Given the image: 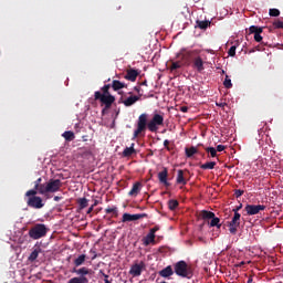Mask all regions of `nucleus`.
Here are the masks:
<instances>
[{
	"mask_svg": "<svg viewBox=\"0 0 283 283\" xmlns=\"http://www.w3.org/2000/svg\"><path fill=\"white\" fill-rule=\"evenodd\" d=\"M99 273L103 275L104 280H109V275L105 274L103 271H99Z\"/></svg>",
	"mask_w": 283,
	"mask_h": 283,
	"instance_id": "obj_53",
	"label": "nucleus"
},
{
	"mask_svg": "<svg viewBox=\"0 0 283 283\" xmlns=\"http://www.w3.org/2000/svg\"><path fill=\"white\" fill-rule=\"evenodd\" d=\"M187 174H189V170L179 169L177 171V179H176L177 185H187V179H186Z\"/></svg>",
	"mask_w": 283,
	"mask_h": 283,
	"instance_id": "obj_16",
	"label": "nucleus"
},
{
	"mask_svg": "<svg viewBox=\"0 0 283 283\" xmlns=\"http://www.w3.org/2000/svg\"><path fill=\"white\" fill-rule=\"evenodd\" d=\"M224 149H227V147L224 145H218L217 146V151H224Z\"/></svg>",
	"mask_w": 283,
	"mask_h": 283,
	"instance_id": "obj_47",
	"label": "nucleus"
},
{
	"mask_svg": "<svg viewBox=\"0 0 283 283\" xmlns=\"http://www.w3.org/2000/svg\"><path fill=\"white\" fill-rule=\"evenodd\" d=\"M249 31L250 34H254V41H256V43H262V32L264 31V28L251 25Z\"/></svg>",
	"mask_w": 283,
	"mask_h": 283,
	"instance_id": "obj_14",
	"label": "nucleus"
},
{
	"mask_svg": "<svg viewBox=\"0 0 283 283\" xmlns=\"http://www.w3.org/2000/svg\"><path fill=\"white\" fill-rule=\"evenodd\" d=\"M112 87H113L114 92H118L119 90H124V87H127V84H125L124 82H120L118 80H114L112 83Z\"/></svg>",
	"mask_w": 283,
	"mask_h": 283,
	"instance_id": "obj_27",
	"label": "nucleus"
},
{
	"mask_svg": "<svg viewBox=\"0 0 283 283\" xmlns=\"http://www.w3.org/2000/svg\"><path fill=\"white\" fill-rule=\"evenodd\" d=\"M36 193H40L41 196H45V193H49V190H48V182H46V184H40L38 188L28 190V191L25 192V196H27V197L36 196Z\"/></svg>",
	"mask_w": 283,
	"mask_h": 283,
	"instance_id": "obj_13",
	"label": "nucleus"
},
{
	"mask_svg": "<svg viewBox=\"0 0 283 283\" xmlns=\"http://www.w3.org/2000/svg\"><path fill=\"white\" fill-rule=\"evenodd\" d=\"M92 211H94V207H93V206H91V207L87 209L86 213L90 214V213H92Z\"/></svg>",
	"mask_w": 283,
	"mask_h": 283,
	"instance_id": "obj_55",
	"label": "nucleus"
},
{
	"mask_svg": "<svg viewBox=\"0 0 283 283\" xmlns=\"http://www.w3.org/2000/svg\"><path fill=\"white\" fill-rule=\"evenodd\" d=\"M42 178H38L35 181H34V189H39V186L42 185Z\"/></svg>",
	"mask_w": 283,
	"mask_h": 283,
	"instance_id": "obj_46",
	"label": "nucleus"
},
{
	"mask_svg": "<svg viewBox=\"0 0 283 283\" xmlns=\"http://www.w3.org/2000/svg\"><path fill=\"white\" fill-rule=\"evenodd\" d=\"M157 231H160V227L159 226H155L154 228H151L149 230V233L153 234V235H156Z\"/></svg>",
	"mask_w": 283,
	"mask_h": 283,
	"instance_id": "obj_44",
	"label": "nucleus"
},
{
	"mask_svg": "<svg viewBox=\"0 0 283 283\" xmlns=\"http://www.w3.org/2000/svg\"><path fill=\"white\" fill-rule=\"evenodd\" d=\"M200 169H216V161H208L200 166Z\"/></svg>",
	"mask_w": 283,
	"mask_h": 283,
	"instance_id": "obj_35",
	"label": "nucleus"
},
{
	"mask_svg": "<svg viewBox=\"0 0 283 283\" xmlns=\"http://www.w3.org/2000/svg\"><path fill=\"white\" fill-rule=\"evenodd\" d=\"M180 112H182L184 114H187L189 112V107L187 106H181L180 107Z\"/></svg>",
	"mask_w": 283,
	"mask_h": 283,
	"instance_id": "obj_48",
	"label": "nucleus"
},
{
	"mask_svg": "<svg viewBox=\"0 0 283 283\" xmlns=\"http://www.w3.org/2000/svg\"><path fill=\"white\" fill-rule=\"evenodd\" d=\"M61 187H63L61 179H50L49 182H46V191H49V193L61 191Z\"/></svg>",
	"mask_w": 283,
	"mask_h": 283,
	"instance_id": "obj_10",
	"label": "nucleus"
},
{
	"mask_svg": "<svg viewBox=\"0 0 283 283\" xmlns=\"http://www.w3.org/2000/svg\"><path fill=\"white\" fill-rule=\"evenodd\" d=\"M29 235L32 240H40V238H45L48 235V228L43 223H38L29 230Z\"/></svg>",
	"mask_w": 283,
	"mask_h": 283,
	"instance_id": "obj_3",
	"label": "nucleus"
},
{
	"mask_svg": "<svg viewBox=\"0 0 283 283\" xmlns=\"http://www.w3.org/2000/svg\"><path fill=\"white\" fill-rule=\"evenodd\" d=\"M147 114L143 113L142 115H139L138 119H137V128L134 130L133 134V140H135V138H138L140 136V134L147 132Z\"/></svg>",
	"mask_w": 283,
	"mask_h": 283,
	"instance_id": "obj_2",
	"label": "nucleus"
},
{
	"mask_svg": "<svg viewBox=\"0 0 283 283\" xmlns=\"http://www.w3.org/2000/svg\"><path fill=\"white\" fill-rule=\"evenodd\" d=\"M266 209V206L264 205H247L244 208V211L248 216H258L260 211H264Z\"/></svg>",
	"mask_w": 283,
	"mask_h": 283,
	"instance_id": "obj_12",
	"label": "nucleus"
},
{
	"mask_svg": "<svg viewBox=\"0 0 283 283\" xmlns=\"http://www.w3.org/2000/svg\"><path fill=\"white\" fill-rule=\"evenodd\" d=\"M98 205H101V201H98V200H94V203L92 205L93 207H98Z\"/></svg>",
	"mask_w": 283,
	"mask_h": 283,
	"instance_id": "obj_54",
	"label": "nucleus"
},
{
	"mask_svg": "<svg viewBox=\"0 0 283 283\" xmlns=\"http://www.w3.org/2000/svg\"><path fill=\"white\" fill-rule=\"evenodd\" d=\"M27 205L32 209H43V207H45V203H43V199L36 195L30 196Z\"/></svg>",
	"mask_w": 283,
	"mask_h": 283,
	"instance_id": "obj_8",
	"label": "nucleus"
},
{
	"mask_svg": "<svg viewBox=\"0 0 283 283\" xmlns=\"http://www.w3.org/2000/svg\"><path fill=\"white\" fill-rule=\"evenodd\" d=\"M105 213H113L115 218H118V208L113 207V208H106Z\"/></svg>",
	"mask_w": 283,
	"mask_h": 283,
	"instance_id": "obj_36",
	"label": "nucleus"
},
{
	"mask_svg": "<svg viewBox=\"0 0 283 283\" xmlns=\"http://www.w3.org/2000/svg\"><path fill=\"white\" fill-rule=\"evenodd\" d=\"M209 25H211L210 21H200L197 20V28H199L200 30H207L209 28Z\"/></svg>",
	"mask_w": 283,
	"mask_h": 283,
	"instance_id": "obj_30",
	"label": "nucleus"
},
{
	"mask_svg": "<svg viewBox=\"0 0 283 283\" xmlns=\"http://www.w3.org/2000/svg\"><path fill=\"white\" fill-rule=\"evenodd\" d=\"M138 70L136 69H128L126 71V75L124 76V78H126V81H130L132 83H134L136 81V78H138Z\"/></svg>",
	"mask_w": 283,
	"mask_h": 283,
	"instance_id": "obj_17",
	"label": "nucleus"
},
{
	"mask_svg": "<svg viewBox=\"0 0 283 283\" xmlns=\"http://www.w3.org/2000/svg\"><path fill=\"white\" fill-rule=\"evenodd\" d=\"M175 273L176 275H179V277H189V265H187V262H177L175 264Z\"/></svg>",
	"mask_w": 283,
	"mask_h": 283,
	"instance_id": "obj_7",
	"label": "nucleus"
},
{
	"mask_svg": "<svg viewBox=\"0 0 283 283\" xmlns=\"http://www.w3.org/2000/svg\"><path fill=\"white\" fill-rule=\"evenodd\" d=\"M135 144H132L130 147H126L123 150V157L124 158H129V156H134L136 154V148H134Z\"/></svg>",
	"mask_w": 283,
	"mask_h": 283,
	"instance_id": "obj_26",
	"label": "nucleus"
},
{
	"mask_svg": "<svg viewBox=\"0 0 283 283\" xmlns=\"http://www.w3.org/2000/svg\"><path fill=\"white\" fill-rule=\"evenodd\" d=\"M71 273H75V277H77L78 280H84V282L90 283V279H87V275H92V273H94V271H92V269L83 266V268H73Z\"/></svg>",
	"mask_w": 283,
	"mask_h": 283,
	"instance_id": "obj_6",
	"label": "nucleus"
},
{
	"mask_svg": "<svg viewBox=\"0 0 283 283\" xmlns=\"http://www.w3.org/2000/svg\"><path fill=\"white\" fill-rule=\"evenodd\" d=\"M235 45H232L228 51L229 56H235Z\"/></svg>",
	"mask_w": 283,
	"mask_h": 283,
	"instance_id": "obj_43",
	"label": "nucleus"
},
{
	"mask_svg": "<svg viewBox=\"0 0 283 283\" xmlns=\"http://www.w3.org/2000/svg\"><path fill=\"white\" fill-rule=\"evenodd\" d=\"M240 209H242V203H240L237 208H234L232 211L233 213H239L238 211H240Z\"/></svg>",
	"mask_w": 283,
	"mask_h": 283,
	"instance_id": "obj_49",
	"label": "nucleus"
},
{
	"mask_svg": "<svg viewBox=\"0 0 283 283\" xmlns=\"http://www.w3.org/2000/svg\"><path fill=\"white\" fill-rule=\"evenodd\" d=\"M63 138L67 142V143H72V140H74L76 138V136L74 135V132L72 130H66L62 134Z\"/></svg>",
	"mask_w": 283,
	"mask_h": 283,
	"instance_id": "obj_28",
	"label": "nucleus"
},
{
	"mask_svg": "<svg viewBox=\"0 0 283 283\" xmlns=\"http://www.w3.org/2000/svg\"><path fill=\"white\" fill-rule=\"evenodd\" d=\"M235 198H240L241 196H244V190L237 189L234 190Z\"/></svg>",
	"mask_w": 283,
	"mask_h": 283,
	"instance_id": "obj_45",
	"label": "nucleus"
},
{
	"mask_svg": "<svg viewBox=\"0 0 283 283\" xmlns=\"http://www.w3.org/2000/svg\"><path fill=\"white\" fill-rule=\"evenodd\" d=\"M85 260H87V255L85 254H81L78 258H76L74 261H73V264H74V269H78V266H83V264H85Z\"/></svg>",
	"mask_w": 283,
	"mask_h": 283,
	"instance_id": "obj_25",
	"label": "nucleus"
},
{
	"mask_svg": "<svg viewBox=\"0 0 283 283\" xmlns=\"http://www.w3.org/2000/svg\"><path fill=\"white\" fill-rule=\"evenodd\" d=\"M143 218H147V213H137V214L124 213L122 218V222H136V220H140Z\"/></svg>",
	"mask_w": 283,
	"mask_h": 283,
	"instance_id": "obj_15",
	"label": "nucleus"
},
{
	"mask_svg": "<svg viewBox=\"0 0 283 283\" xmlns=\"http://www.w3.org/2000/svg\"><path fill=\"white\" fill-rule=\"evenodd\" d=\"M273 25H274V28H276L277 30H283V21H280V20L274 21V22H273Z\"/></svg>",
	"mask_w": 283,
	"mask_h": 283,
	"instance_id": "obj_42",
	"label": "nucleus"
},
{
	"mask_svg": "<svg viewBox=\"0 0 283 283\" xmlns=\"http://www.w3.org/2000/svg\"><path fill=\"white\" fill-rule=\"evenodd\" d=\"M179 205L180 203L176 199H170L168 201V208L170 209V211H176V209H178Z\"/></svg>",
	"mask_w": 283,
	"mask_h": 283,
	"instance_id": "obj_31",
	"label": "nucleus"
},
{
	"mask_svg": "<svg viewBox=\"0 0 283 283\" xmlns=\"http://www.w3.org/2000/svg\"><path fill=\"white\" fill-rule=\"evenodd\" d=\"M164 147L169 150V139L164 142Z\"/></svg>",
	"mask_w": 283,
	"mask_h": 283,
	"instance_id": "obj_51",
	"label": "nucleus"
},
{
	"mask_svg": "<svg viewBox=\"0 0 283 283\" xmlns=\"http://www.w3.org/2000/svg\"><path fill=\"white\" fill-rule=\"evenodd\" d=\"M135 92H137L139 94L140 93V87L135 86Z\"/></svg>",
	"mask_w": 283,
	"mask_h": 283,
	"instance_id": "obj_57",
	"label": "nucleus"
},
{
	"mask_svg": "<svg viewBox=\"0 0 283 283\" xmlns=\"http://www.w3.org/2000/svg\"><path fill=\"white\" fill-rule=\"evenodd\" d=\"M165 125V117L158 113L153 115L151 120L147 125V129H149L153 134L158 132V127Z\"/></svg>",
	"mask_w": 283,
	"mask_h": 283,
	"instance_id": "obj_4",
	"label": "nucleus"
},
{
	"mask_svg": "<svg viewBox=\"0 0 283 283\" xmlns=\"http://www.w3.org/2000/svg\"><path fill=\"white\" fill-rule=\"evenodd\" d=\"M94 96L95 101H101V103L105 105L106 109H109L114 101H116V97H114L112 94L103 95L101 91L95 92Z\"/></svg>",
	"mask_w": 283,
	"mask_h": 283,
	"instance_id": "obj_5",
	"label": "nucleus"
},
{
	"mask_svg": "<svg viewBox=\"0 0 283 283\" xmlns=\"http://www.w3.org/2000/svg\"><path fill=\"white\" fill-rule=\"evenodd\" d=\"M210 220H211L209 223L210 227H218V229H220V227H222V224H220V218L216 217V214Z\"/></svg>",
	"mask_w": 283,
	"mask_h": 283,
	"instance_id": "obj_33",
	"label": "nucleus"
},
{
	"mask_svg": "<svg viewBox=\"0 0 283 283\" xmlns=\"http://www.w3.org/2000/svg\"><path fill=\"white\" fill-rule=\"evenodd\" d=\"M195 154H198V148L191 146L190 148H186L187 158H191Z\"/></svg>",
	"mask_w": 283,
	"mask_h": 283,
	"instance_id": "obj_34",
	"label": "nucleus"
},
{
	"mask_svg": "<svg viewBox=\"0 0 283 283\" xmlns=\"http://www.w3.org/2000/svg\"><path fill=\"white\" fill-rule=\"evenodd\" d=\"M77 205H78V209L81 210L87 209L90 201L87 200V198H80L77 199Z\"/></svg>",
	"mask_w": 283,
	"mask_h": 283,
	"instance_id": "obj_29",
	"label": "nucleus"
},
{
	"mask_svg": "<svg viewBox=\"0 0 283 283\" xmlns=\"http://www.w3.org/2000/svg\"><path fill=\"white\" fill-rule=\"evenodd\" d=\"M143 189V184L140 181H136L130 191L128 192V196H133L134 198H136V196H138L140 193V190Z\"/></svg>",
	"mask_w": 283,
	"mask_h": 283,
	"instance_id": "obj_19",
	"label": "nucleus"
},
{
	"mask_svg": "<svg viewBox=\"0 0 283 283\" xmlns=\"http://www.w3.org/2000/svg\"><path fill=\"white\" fill-rule=\"evenodd\" d=\"M206 151H207L208 154H210V156H211L212 158H216V157L218 156V150H217L216 148H213V147H208V148H206Z\"/></svg>",
	"mask_w": 283,
	"mask_h": 283,
	"instance_id": "obj_37",
	"label": "nucleus"
},
{
	"mask_svg": "<svg viewBox=\"0 0 283 283\" xmlns=\"http://www.w3.org/2000/svg\"><path fill=\"white\" fill-rule=\"evenodd\" d=\"M154 242H156V234H151L150 232L143 239L144 247H149V244H154Z\"/></svg>",
	"mask_w": 283,
	"mask_h": 283,
	"instance_id": "obj_23",
	"label": "nucleus"
},
{
	"mask_svg": "<svg viewBox=\"0 0 283 283\" xmlns=\"http://www.w3.org/2000/svg\"><path fill=\"white\" fill-rule=\"evenodd\" d=\"M180 56L185 64L191 65L192 61L193 70H197L199 73L205 72V60L200 56L199 50L181 49L179 53H177V59H180Z\"/></svg>",
	"mask_w": 283,
	"mask_h": 283,
	"instance_id": "obj_1",
	"label": "nucleus"
},
{
	"mask_svg": "<svg viewBox=\"0 0 283 283\" xmlns=\"http://www.w3.org/2000/svg\"><path fill=\"white\" fill-rule=\"evenodd\" d=\"M159 275L160 277H171V275H174V269L171 268V265H168L159 271Z\"/></svg>",
	"mask_w": 283,
	"mask_h": 283,
	"instance_id": "obj_24",
	"label": "nucleus"
},
{
	"mask_svg": "<svg viewBox=\"0 0 283 283\" xmlns=\"http://www.w3.org/2000/svg\"><path fill=\"white\" fill-rule=\"evenodd\" d=\"M223 85L227 90H231V87H233V84L231 83V78H229V75H226V80L223 82Z\"/></svg>",
	"mask_w": 283,
	"mask_h": 283,
	"instance_id": "obj_38",
	"label": "nucleus"
},
{
	"mask_svg": "<svg viewBox=\"0 0 283 283\" xmlns=\"http://www.w3.org/2000/svg\"><path fill=\"white\" fill-rule=\"evenodd\" d=\"M111 87H112L111 84L104 85V86L102 87V95H108V94H111V93H109V88H111Z\"/></svg>",
	"mask_w": 283,
	"mask_h": 283,
	"instance_id": "obj_39",
	"label": "nucleus"
},
{
	"mask_svg": "<svg viewBox=\"0 0 283 283\" xmlns=\"http://www.w3.org/2000/svg\"><path fill=\"white\" fill-rule=\"evenodd\" d=\"M138 101H140V96L130 95L126 99L122 101V103H123V105H125V107H132V105H136V103H138Z\"/></svg>",
	"mask_w": 283,
	"mask_h": 283,
	"instance_id": "obj_18",
	"label": "nucleus"
},
{
	"mask_svg": "<svg viewBox=\"0 0 283 283\" xmlns=\"http://www.w3.org/2000/svg\"><path fill=\"white\" fill-rule=\"evenodd\" d=\"M92 260H96V254H94V256L92 258Z\"/></svg>",
	"mask_w": 283,
	"mask_h": 283,
	"instance_id": "obj_58",
	"label": "nucleus"
},
{
	"mask_svg": "<svg viewBox=\"0 0 283 283\" xmlns=\"http://www.w3.org/2000/svg\"><path fill=\"white\" fill-rule=\"evenodd\" d=\"M269 14H270V17H280V10L279 9H270Z\"/></svg>",
	"mask_w": 283,
	"mask_h": 283,
	"instance_id": "obj_41",
	"label": "nucleus"
},
{
	"mask_svg": "<svg viewBox=\"0 0 283 283\" xmlns=\"http://www.w3.org/2000/svg\"><path fill=\"white\" fill-rule=\"evenodd\" d=\"M240 218H242V214L240 212L234 213L232 220L229 222V231L232 235H235L238 233V227H240Z\"/></svg>",
	"mask_w": 283,
	"mask_h": 283,
	"instance_id": "obj_11",
	"label": "nucleus"
},
{
	"mask_svg": "<svg viewBox=\"0 0 283 283\" xmlns=\"http://www.w3.org/2000/svg\"><path fill=\"white\" fill-rule=\"evenodd\" d=\"M199 218H201V220H205L206 222H208L209 220H211V218H214V213L209 210H201L199 212Z\"/></svg>",
	"mask_w": 283,
	"mask_h": 283,
	"instance_id": "obj_21",
	"label": "nucleus"
},
{
	"mask_svg": "<svg viewBox=\"0 0 283 283\" xmlns=\"http://www.w3.org/2000/svg\"><path fill=\"white\" fill-rule=\"evenodd\" d=\"M143 85H147V82H144Z\"/></svg>",
	"mask_w": 283,
	"mask_h": 283,
	"instance_id": "obj_59",
	"label": "nucleus"
},
{
	"mask_svg": "<svg viewBox=\"0 0 283 283\" xmlns=\"http://www.w3.org/2000/svg\"><path fill=\"white\" fill-rule=\"evenodd\" d=\"M179 61H171V65H170V72H176V70H180V67H182V65H187L185 64V61L182 60V56H179Z\"/></svg>",
	"mask_w": 283,
	"mask_h": 283,
	"instance_id": "obj_22",
	"label": "nucleus"
},
{
	"mask_svg": "<svg viewBox=\"0 0 283 283\" xmlns=\"http://www.w3.org/2000/svg\"><path fill=\"white\" fill-rule=\"evenodd\" d=\"M169 176V171L167 168H164V171L158 172V179L161 185H165V187H169V181H167V178Z\"/></svg>",
	"mask_w": 283,
	"mask_h": 283,
	"instance_id": "obj_20",
	"label": "nucleus"
},
{
	"mask_svg": "<svg viewBox=\"0 0 283 283\" xmlns=\"http://www.w3.org/2000/svg\"><path fill=\"white\" fill-rule=\"evenodd\" d=\"M216 105H217V107H227V103H224V102L217 103Z\"/></svg>",
	"mask_w": 283,
	"mask_h": 283,
	"instance_id": "obj_50",
	"label": "nucleus"
},
{
	"mask_svg": "<svg viewBox=\"0 0 283 283\" xmlns=\"http://www.w3.org/2000/svg\"><path fill=\"white\" fill-rule=\"evenodd\" d=\"M67 283H87V282L84 281V279H78V277L74 276L71 280H69Z\"/></svg>",
	"mask_w": 283,
	"mask_h": 283,
	"instance_id": "obj_40",
	"label": "nucleus"
},
{
	"mask_svg": "<svg viewBox=\"0 0 283 283\" xmlns=\"http://www.w3.org/2000/svg\"><path fill=\"white\" fill-rule=\"evenodd\" d=\"M41 253V249H35L34 251L31 252L29 255V262H34L36 258H39V254Z\"/></svg>",
	"mask_w": 283,
	"mask_h": 283,
	"instance_id": "obj_32",
	"label": "nucleus"
},
{
	"mask_svg": "<svg viewBox=\"0 0 283 283\" xmlns=\"http://www.w3.org/2000/svg\"><path fill=\"white\" fill-rule=\"evenodd\" d=\"M145 269H147V265L144 263V261H140L139 263H134L130 266L129 275H133V277H140Z\"/></svg>",
	"mask_w": 283,
	"mask_h": 283,
	"instance_id": "obj_9",
	"label": "nucleus"
},
{
	"mask_svg": "<svg viewBox=\"0 0 283 283\" xmlns=\"http://www.w3.org/2000/svg\"><path fill=\"white\" fill-rule=\"evenodd\" d=\"M54 202H59L60 200H63V197L55 196L53 198Z\"/></svg>",
	"mask_w": 283,
	"mask_h": 283,
	"instance_id": "obj_52",
	"label": "nucleus"
},
{
	"mask_svg": "<svg viewBox=\"0 0 283 283\" xmlns=\"http://www.w3.org/2000/svg\"><path fill=\"white\" fill-rule=\"evenodd\" d=\"M247 283H253V276L250 275Z\"/></svg>",
	"mask_w": 283,
	"mask_h": 283,
	"instance_id": "obj_56",
	"label": "nucleus"
}]
</instances>
